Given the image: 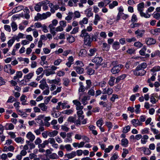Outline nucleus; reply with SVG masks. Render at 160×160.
<instances>
[{
  "label": "nucleus",
  "mask_w": 160,
  "mask_h": 160,
  "mask_svg": "<svg viewBox=\"0 0 160 160\" xmlns=\"http://www.w3.org/2000/svg\"><path fill=\"white\" fill-rule=\"evenodd\" d=\"M123 67V66L121 64L115 66L112 68L111 72L113 74H116L118 73Z\"/></svg>",
  "instance_id": "nucleus-3"
},
{
  "label": "nucleus",
  "mask_w": 160,
  "mask_h": 160,
  "mask_svg": "<svg viewBox=\"0 0 160 160\" xmlns=\"http://www.w3.org/2000/svg\"><path fill=\"white\" fill-rule=\"evenodd\" d=\"M139 12L140 16L141 17H144L146 18H149L150 16L151 15L148 14V13L146 12V13H144L143 11L140 12Z\"/></svg>",
  "instance_id": "nucleus-35"
},
{
  "label": "nucleus",
  "mask_w": 160,
  "mask_h": 160,
  "mask_svg": "<svg viewBox=\"0 0 160 160\" xmlns=\"http://www.w3.org/2000/svg\"><path fill=\"white\" fill-rule=\"evenodd\" d=\"M49 1L46 0L39 2V4H41V6H43L48 5V4L49 3Z\"/></svg>",
  "instance_id": "nucleus-60"
},
{
  "label": "nucleus",
  "mask_w": 160,
  "mask_h": 160,
  "mask_svg": "<svg viewBox=\"0 0 160 160\" xmlns=\"http://www.w3.org/2000/svg\"><path fill=\"white\" fill-rule=\"evenodd\" d=\"M62 87H57L56 89L52 92L51 94L52 95H56L57 93L60 92L61 91Z\"/></svg>",
  "instance_id": "nucleus-38"
},
{
  "label": "nucleus",
  "mask_w": 160,
  "mask_h": 160,
  "mask_svg": "<svg viewBox=\"0 0 160 160\" xmlns=\"http://www.w3.org/2000/svg\"><path fill=\"white\" fill-rule=\"evenodd\" d=\"M74 69L79 74H82L84 72V69L83 68L77 66L74 67Z\"/></svg>",
  "instance_id": "nucleus-19"
},
{
  "label": "nucleus",
  "mask_w": 160,
  "mask_h": 160,
  "mask_svg": "<svg viewBox=\"0 0 160 160\" xmlns=\"http://www.w3.org/2000/svg\"><path fill=\"white\" fill-rule=\"evenodd\" d=\"M20 100L22 102V104L23 105H28V103H26L27 101V97L24 95L21 96L20 98Z\"/></svg>",
  "instance_id": "nucleus-15"
},
{
  "label": "nucleus",
  "mask_w": 160,
  "mask_h": 160,
  "mask_svg": "<svg viewBox=\"0 0 160 160\" xmlns=\"http://www.w3.org/2000/svg\"><path fill=\"white\" fill-rule=\"evenodd\" d=\"M143 152L145 154L149 155L151 153V151L148 148H144L143 149Z\"/></svg>",
  "instance_id": "nucleus-58"
},
{
  "label": "nucleus",
  "mask_w": 160,
  "mask_h": 160,
  "mask_svg": "<svg viewBox=\"0 0 160 160\" xmlns=\"http://www.w3.org/2000/svg\"><path fill=\"white\" fill-rule=\"evenodd\" d=\"M15 141L18 143L22 144L24 142V139L21 137H18L15 138L14 139Z\"/></svg>",
  "instance_id": "nucleus-37"
},
{
  "label": "nucleus",
  "mask_w": 160,
  "mask_h": 160,
  "mask_svg": "<svg viewBox=\"0 0 160 160\" xmlns=\"http://www.w3.org/2000/svg\"><path fill=\"white\" fill-rule=\"evenodd\" d=\"M120 46L119 42L117 41L114 42L112 45V48L115 50L118 49L120 48Z\"/></svg>",
  "instance_id": "nucleus-23"
},
{
  "label": "nucleus",
  "mask_w": 160,
  "mask_h": 160,
  "mask_svg": "<svg viewBox=\"0 0 160 160\" xmlns=\"http://www.w3.org/2000/svg\"><path fill=\"white\" fill-rule=\"evenodd\" d=\"M42 25L40 22H37L35 23L34 24L32 25L29 27L32 28L36 29V28H41Z\"/></svg>",
  "instance_id": "nucleus-17"
},
{
  "label": "nucleus",
  "mask_w": 160,
  "mask_h": 160,
  "mask_svg": "<svg viewBox=\"0 0 160 160\" xmlns=\"http://www.w3.org/2000/svg\"><path fill=\"white\" fill-rule=\"evenodd\" d=\"M80 36L83 38L84 43L85 45L88 46L90 45L92 41L90 35L88 32H86L85 30L81 32Z\"/></svg>",
  "instance_id": "nucleus-1"
},
{
  "label": "nucleus",
  "mask_w": 160,
  "mask_h": 160,
  "mask_svg": "<svg viewBox=\"0 0 160 160\" xmlns=\"http://www.w3.org/2000/svg\"><path fill=\"white\" fill-rule=\"evenodd\" d=\"M49 28V30L50 32L53 35V36H54V35H55L56 34V28L55 27H48Z\"/></svg>",
  "instance_id": "nucleus-54"
},
{
  "label": "nucleus",
  "mask_w": 160,
  "mask_h": 160,
  "mask_svg": "<svg viewBox=\"0 0 160 160\" xmlns=\"http://www.w3.org/2000/svg\"><path fill=\"white\" fill-rule=\"evenodd\" d=\"M62 81H63V84L66 87L68 86L70 82L69 79L67 78H64Z\"/></svg>",
  "instance_id": "nucleus-43"
},
{
  "label": "nucleus",
  "mask_w": 160,
  "mask_h": 160,
  "mask_svg": "<svg viewBox=\"0 0 160 160\" xmlns=\"http://www.w3.org/2000/svg\"><path fill=\"white\" fill-rule=\"evenodd\" d=\"M118 96L116 94H113L112 95V97L110 98V100L112 102H114L115 100L117 99H118Z\"/></svg>",
  "instance_id": "nucleus-63"
},
{
  "label": "nucleus",
  "mask_w": 160,
  "mask_h": 160,
  "mask_svg": "<svg viewBox=\"0 0 160 160\" xmlns=\"http://www.w3.org/2000/svg\"><path fill=\"white\" fill-rule=\"evenodd\" d=\"M108 5H109L108 6L109 8L112 9L115 7L118 6V2L116 1H113L112 3H110V2Z\"/></svg>",
  "instance_id": "nucleus-25"
},
{
  "label": "nucleus",
  "mask_w": 160,
  "mask_h": 160,
  "mask_svg": "<svg viewBox=\"0 0 160 160\" xmlns=\"http://www.w3.org/2000/svg\"><path fill=\"white\" fill-rule=\"evenodd\" d=\"M23 8L24 7L23 6H19L14 8L12 10V11L14 13L17 12L21 11L23 9Z\"/></svg>",
  "instance_id": "nucleus-29"
},
{
  "label": "nucleus",
  "mask_w": 160,
  "mask_h": 160,
  "mask_svg": "<svg viewBox=\"0 0 160 160\" xmlns=\"http://www.w3.org/2000/svg\"><path fill=\"white\" fill-rule=\"evenodd\" d=\"M31 142L29 140H26V143L27 144L30 149H32L35 147V146L34 143Z\"/></svg>",
  "instance_id": "nucleus-32"
},
{
  "label": "nucleus",
  "mask_w": 160,
  "mask_h": 160,
  "mask_svg": "<svg viewBox=\"0 0 160 160\" xmlns=\"http://www.w3.org/2000/svg\"><path fill=\"white\" fill-rule=\"evenodd\" d=\"M47 82L49 84H56L58 85H60L61 83V79L59 78H58L54 79H47Z\"/></svg>",
  "instance_id": "nucleus-4"
},
{
  "label": "nucleus",
  "mask_w": 160,
  "mask_h": 160,
  "mask_svg": "<svg viewBox=\"0 0 160 160\" xmlns=\"http://www.w3.org/2000/svg\"><path fill=\"white\" fill-rule=\"evenodd\" d=\"M146 71L143 69L140 68L139 67H137L133 71V74L136 76H143L146 73Z\"/></svg>",
  "instance_id": "nucleus-2"
},
{
  "label": "nucleus",
  "mask_w": 160,
  "mask_h": 160,
  "mask_svg": "<svg viewBox=\"0 0 160 160\" xmlns=\"http://www.w3.org/2000/svg\"><path fill=\"white\" fill-rule=\"evenodd\" d=\"M102 19V18L98 14H95L94 19L93 21L94 24L95 25H97L98 22Z\"/></svg>",
  "instance_id": "nucleus-13"
},
{
  "label": "nucleus",
  "mask_w": 160,
  "mask_h": 160,
  "mask_svg": "<svg viewBox=\"0 0 160 160\" xmlns=\"http://www.w3.org/2000/svg\"><path fill=\"white\" fill-rule=\"evenodd\" d=\"M49 157L50 158L52 159H56L59 158L58 156L55 153H53L50 154Z\"/></svg>",
  "instance_id": "nucleus-45"
},
{
  "label": "nucleus",
  "mask_w": 160,
  "mask_h": 160,
  "mask_svg": "<svg viewBox=\"0 0 160 160\" xmlns=\"http://www.w3.org/2000/svg\"><path fill=\"white\" fill-rule=\"evenodd\" d=\"M17 112L18 114L23 118H26L27 117V115L25 112H23L22 111L17 109Z\"/></svg>",
  "instance_id": "nucleus-41"
},
{
  "label": "nucleus",
  "mask_w": 160,
  "mask_h": 160,
  "mask_svg": "<svg viewBox=\"0 0 160 160\" xmlns=\"http://www.w3.org/2000/svg\"><path fill=\"white\" fill-rule=\"evenodd\" d=\"M160 32V28H157L151 31V33L154 35H157L158 33Z\"/></svg>",
  "instance_id": "nucleus-51"
},
{
  "label": "nucleus",
  "mask_w": 160,
  "mask_h": 160,
  "mask_svg": "<svg viewBox=\"0 0 160 160\" xmlns=\"http://www.w3.org/2000/svg\"><path fill=\"white\" fill-rule=\"evenodd\" d=\"M41 5L39 4V2L34 7V9L38 12H40L41 10Z\"/></svg>",
  "instance_id": "nucleus-48"
},
{
  "label": "nucleus",
  "mask_w": 160,
  "mask_h": 160,
  "mask_svg": "<svg viewBox=\"0 0 160 160\" xmlns=\"http://www.w3.org/2000/svg\"><path fill=\"white\" fill-rule=\"evenodd\" d=\"M156 40L153 38H149L147 39L146 43L148 45H151L155 43Z\"/></svg>",
  "instance_id": "nucleus-20"
},
{
  "label": "nucleus",
  "mask_w": 160,
  "mask_h": 160,
  "mask_svg": "<svg viewBox=\"0 0 160 160\" xmlns=\"http://www.w3.org/2000/svg\"><path fill=\"white\" fill-rule=\"evenodd\" d=\"M80 87L79 88L78 91L79 92H83L85 90V87L83 85L82 82L79 83Z\"/></svg>",
  "instance_id": "nucleus-57"
},
{
  "label": "nucleus",
  "mask_w": 160,
  "mask_h": 160,
  "mask_svg": "<svg viewBox=\"0 0 160 160\" xmlns=\"http://www.w3.org/2000/svg\"><path fill=\"white\" fill-rule=\"evenodd\" d=\"M145 31L143 29H138L135 31V34L138 38L142 37L145 33Z\"/></svg>",
  "instance_id": "nucleus-7"
},
{
  "label": "nucleus",
  "mask_w": 160,
  "mask_h": 160,
  "mask_svg": "<svg viewBox=\"0 0 160 160\" xmlns=\"http://www.w3.org/2000/svg\"><path fill=\"white\" fill-rule=\"evenodd\" d=\"M149 137L147 135H144L141 138V143L142 144H145L148 142Z\"/></svg>",
  "instance_id": "nucleus-21"
},
{
  "label": "nucleus",
  "mask_w": 160,
  "mask_h": 160,
  "mask_svg": "<svg viewBox=\"0 0 160 160\" xmlns=\"http://www.w3.org/2000/svg\"><path fill=\"white\" fill-rule=\"evenodd\" d=\"M118 158V153L115 152L112 154L110 158V160H116Z\"/></svg>",
  "instance_id": "nucleus-53"
},
{
  "label": "nucleus",
  "mask_w": 160,
  "mask_h": 160,
  "mask_svg": "<svg viewBox=\"0 0 160 160\" xmlns=\"http://www.w3.org/2000/svg\"><path fill=\"white\" fill-rule=\"evenodd\" d=\"M147 50L146 47V46H144L142 48V49L139 51L140 54L142 56H144L145 55V52Z\"/></svg>",
  "instance_id": "nucleus-50"
},
{
  "label": "nucleus",
  "mask_w": 160,
  "mask_h": 160,
  "mask_svg": "<svg viewBox=\"0 0 160 160\" xmlns=\"http://www.w3.org/2000/svg\"><path fill=\"white\" fill-rule=\"evenodd\" d=\"M26 31L27 32H29L32 31L33 35L35 38H37L38 36V32L36 29L32 28H31V27H28L26 29Z\"/></svg>",
  "instance_id": "nucleus-6"
},
{
  "label": "nucleus",
  "mask_w": 160,
  "mask_h": 160,
  "mask_svg": "<svg viewBox=\"0 0 160 160\" xmlns=\"http://www.w3.org/2000/svg\"><path fill=\"white\" fill-rule=\"evenodd\" d=\"M115 78L112 76L110 77V79L108 81V84L111 86L114 85V83L115 80Z\"/></svg>",
  "instance_id": "nucleus-44"
},
{
  "label": "nucleus",
  "mask_w": 160,
  "mask_h": 160,
  "mask_svg": "<svg viewBox=\"0 0 160 160\" xmlns=\"http://www.w3.org/2000/svg\"><path fill=\"white\" fill-rule=\"evenodd\" d=\"M38 106L41 110L43 111H46L48 108L47 106L46 105L45 103H44L39 104L38 105Z\"/></svg>",
  "instance_id": "nucleus-24"
},
{
  "label": "nucleus",
  "mask_w": 160,
  "mask_h": 160,
  "mask_svg": "<svg viewBox=\"0 0 160 160\" xmlns=\"http://www.w3.org/2000/svg\"><path fill=\"white\" fill-rule=\"evenodd\" d=\"M89 99V97L88 96H84L82 99L81 102L83 105H85L88 103V102L87 101Z\"/></svg>",
  "instance_id": "nucleus-36"
},
{
  "label": "nucleus",
  "mask_w": 160,
  "mask_h": 160,
  "mask_svg": "<svg viewBox=\"0 0 160 160\" xmlns=\"http://www.w3.org/2000/svg\"><path fill=\"white\" fill-rule=\"evenodd\" d=\"M24 34L21 33H19L17 35L14 36L13 38L14 40H16L17 42H19L20 39L23 38Z\"/></svg>",
  "instance_id": "nucleus-16"
},
{
  "label": "nucleus",
  "mask_w": 160,
  "mask_h": 160,
  "mask_svg": "<svg viewBox=\"0 0 160 160\" xmlns=\"http://www.w3.org/2000/svg\"><path fill=\"white\" fill-rule=\"evenodd\" d=\"M67 40L70 43H72L75 41V38L72 36H69L67 38Z\"/></svg>",
  "instance_id": "nucleus-55"
},
{
  "label": "nucleus",
  "mask_w": 160,
  "mask_h": 160,
  "mask_svg": "<svg viewBox=\"0 0 160 160\" xmlns=\"http://www.w3.org/2000/svg\"><path fill=\"white\" fill-rule=\"evenodd\" d=\"M140 104H138L135 106V109L134 110V112L136 114H138L140 113Z\"/></svg>",
  "instance_id": "nucleus-46"
},
{
  "label": "nucleus",
  "mask_w": 160,
  "mask_h": 160,
  "mask_svg": "<svg viewBox=\"0 0 160 160\" xmlns=\"http://www.w3.org/2000/svg\"><path fill=\"white\" fill-rule=\"evenodd\" d=\"M153 17L154 18L159 20L160 18V13L158 12H154L152 14Z\"/></svg>",
  "instance_id": "nucleus-56"
},
{
  "label": "nucleus",
  "mask_w": 160,
  "mask_h": 160,
  "mask_svg": "<svg viewBox=\"0 0 160 160\" xmlns=\"http://www.w3.org/2000/svg\"><path fill=\"white\" fill-rule=\"evenodd\" d=\"M14 126L12 123H8L4 127V128L7 130H12L14 128Z\"/></svg>",
  "instance_id": "nucleus-22"
},
{
  "label": "nucleus",
  "mask_w": 160,
  "mask_h": 160,
  "mask_svg": "<svg viewBox=\"0 0 160 160\" xmlns=\"http://www.w3.org/2000/svg\"><path fill=\"white\" fill-rule=\"evenodd\" d=\"M102 61V58L101 57H95L92 60V62L97 64H100Z\"/></svg>",
  "instance_id": "nucleus-12"
},
{
  "label": "nucleus",
  "mask_w": 160,
  "mask_h": 160,
  "mask_svg": "<svg viewBox=\"0 0 160 160\" xmlns=\"http://www.w3.org/2000/svg\"><path fill=\"white\" fill-rule=\"evenodd\" d=\"M99 33L98 32H95L93 34H92L91 36V39L92 41H97V38H98L99 36Z\"/></svg>",
  "instance_id": "nucleus-28"
},
{
  "label": "nucleus",
  "mask_w": 160,
  "mask_h": 160,
  "mask_svg": "<svg viewBox=\"0 0 160 160\" xmlns=\"http://www.w3.org/2000/svg\"><path fill=\"white\" fill-rule=\"evenodd\" d=\"M110 0H104L103 1L99 2L98 4V6L100 8H102L107 6L111 2Z\"/></svg>",
  "instance_id": "nucleus-8"
},
{
  "label": "nucleus",
  "mask_w": 160,
  "mask_h": 160,
  "mask_svg": "<svg viewBox=\"0 0 160 160\" xmlns=\"http://www.w3.org/2000/svg\"><path fill=\"white\" fill-rule=\"evenodd\" d=\"M26 138L30 141L33 142L35 139V136L31 132H28L26 135Z\"/></svg>",
  "instance_id": "nucleus-11"
},
{
  "label": "nucleus",
  "mask_w": 160,
  "mask_h": 160,
  "mask_svg": "<svg viewBox=\"0 0 160 160\" xmlns=\"http://www.w3.org/2000/svg\"><path fill=\"white\" fill-rule=\"evenodd\" d=\"M42 14L43 19L47 18L50 17L51 15V13L49 12H47L45 13H43Z\"/></svg>",
  "instance_id": "nucleus-61"
},
{
  "label": "nucleus",
  "mask_w": 160,
  "mask_h": 160,
  "mask_svg": "<svg viewBox=\"0 0 160 160\" xmlns=\"http://www.w3.org/2000/svg\"><path fill=\"white\" fill-rule=\"evenodd\" d=\"M149 132V129L148 128H144L141 130V133L142 134H148Z\"/></svg>",
  "instance_id": "nucleus-62"
},
{
  "label": "nucleus",
  "mask_w": 160,
  "mask_h": 160,
  "mask_svg": "<svg viewBox=\"0 0 160 160\" xmlns=\"http://www.w3.org/2000/svg\"><path fill=\"white\" fill-rule=\"evenodd\" d=\"M157 56H160V52L159 50H156L152 52L151 54V57L152 58Z\"/></svg>",
  "instance_id": "nucleus-40"
},
{
  "label": "nucleus",
  "mask_w": 160,
  "mask_h": 160,
  "mask_svg": "<svg viewBox=\"0 0 160 160\" xmlns=\"http://www.w3.org/2000/svg\"><path fill=\"white\" fill-rule=\"evenodd\" d=\"M88 19L86 18H83L79 22V24L80 25L83 26V24H86L88 23Z\"/></svg>",
  "instance_id": "nucleus-30"
},
{
  "label": "nucleus",
  "mask_w": 160,
  "mask_h": 160,
  "mask_svg": "<svg viewBox=\"0 0 160 160\" xmlns=\"http://www.w3.org/2000/svg\"><path fill=\"white\" fill-rule=\"evenodd\" d=\"M107 127L108 128V131L110 130L112 127V123L109 122H107L105 123Z\"/></svg>",
  "instance_id": "nucleus-64"
},
{
  "label": "nucleus",
  "mask_w": 160,
  "mask_h": 160,
  "mask_svg": "<svg viewBox=\"0 0 160 160\" xmlns=\"http://www.w3.org/2000/svg\"><path fill=\"white\" fill-rule=\"evenodd\" d=\"M144 4V2H142L139 3L137 5V9L138 11L140 12L143 11Z\"/></svg>",
  "instance_id": "nucleus-27"
},
{
  "label": "nucleus",
  "mask_w": 160,
  "mask_h": 160,
  "mask_svg": "<svg viewBox=\"0 0 160 160\" xmlns=\"http://www.w3.org/2000/svg\"><path fill=\"white\" fill-rule=\"evenodd\" d=\"M58 23V21L56 19H54L51 22V23L50 24L49 26L48 27H55L57 26Z\"/></svg>",
  "instance_id": "nucleus-34"
},
{
  "label": "nucleus",
  "mask_w": 160,
  "mask_h": 160,
  "mask_svg": "<svg viewBox=\"0 0 160 160\" xmlns=\"http://www.w3.org/2000/svg\"><path fill=\"white\" fill-rule=\"evenodd\" d=\"M76 156L75 151H72L71 153L67 154L65 156L69 159H72Z\"/></svg>",
  "instance_id": "nucleus-18"
},
{
  "label": "nucleus",
  "mask_w": 160,
  "mask_h": 160,
  "mask_svg": "<svg viewBox=\"0 0 160 160\" xmlns=\"http://www.w3.org/2000/svg\"><path fill=\"white\" fill-rule=\"evenodd\" d=\"M58 132L56 130H53L52 132H49L48 133V136L51 137H54L56 136L58 134Z\"/></svg>",
  "instance_id": "nucleus-26"
},
{
  "label": "nucleus",
  "mask_w": 160,
  "mask_h": 160,
  "mask_svg": "<svg viewBox=\"0 0 160 160\" xmlns=\"http://www.w3.org/2000/svg\"><path fill=\"white\" fill-rule=\"evenodd\" d=\"M122 145L125 147H126L128 146V141L126 138H123L122 139L121 141Z\"/></svg>",
  "instance_id": "nucleus-39"
},
{
  "label": "nucleus",
  "mask_w": 160,
  "mask_h": 160,
  "mask_svg": "<svg viewBox=\"0 0 160 160\" xmlns=\"http://www.w3.org/2000/svg\"><path fill=\"white\" fill-rule=\"evenodd\" d=\"M48 141L47 140H45L43 141V142L42 143L38 145V148H44L46 145H48Z\"/></svg>",
  "instance_id": "nucleus-47"
},
{
  "label": "nucleus",
  "mask_w": 160,
  "mask_h": 160,
  "mask_svg": "<svg viewBox=\"0 0 160 160\" xmlns=\"http://www.w3.org/2000/svg\"><path fill=\"white\" fill-rule=\"evenodd\" d=\"M34 75L33 72H31L28 74L24 75L23 77L24 80L25 82H28L32 78Z\"/></svg>",
  "instance_id": "nucleus-10"
},
{
  "label": "nucleus",
  "mask_w": 160,
  "mask_h": 160,
  "mask_svg": "<svg viewBox=\"0 0 160 160\" xmlns=\"http://www.w3.org/2000/svg\"><path fill=\"white\" fill-rule=\"evenodd\" d=\"M4 70L5 72L11 74H13L15 72V71L12 69L10 64L6 65L4 67Z\"/></svg>",
  "instance_id": "nucleus-5"
},
{
  "label": "nucleus",
  "mask_w": 160,
  "mask_h": 160,
  "mask_svg": "<svg viewBox=\"0 0 160 160\" xmlns=\"http://www.w3.org/2000/svg\"><path fill=\"white\" fill-rule=\"evenodd\" d=\"M158 95L157 93L152 94L150 97V101L152 104H155L158 101L155 99V98H157Z\"/></svg>",
  "instance_id": "nucleus-9"
},
{
  "label": "nucleus",
  "mask_w": 160,
  "mask_h": 160,
  "mask_svg": "<svg viewBox=\"0 0 160 160\" xmlns=\"http://www.w3.org/2000/svg\"><path fill=\"white\" fill-rule=\"evenodd\" d=\"M87 52L85 49H81L78 54V56L79 57H84L86 55Z\"/></svg>",
  "instance_id": "nucleus-33"
},
{
  "label": "nucleus",
  "mask_w": 160,
  "mask_h": 160,
  "mask_svg": "<svg viewBox=\"0 0 160 160\" xmlns=\"http://www.w3.org/2000/svg\"><path fill=\"white\" fill-rule=\"evenodd\" d=\"M55 73V72L51 69H47L45 71V74L46 76H48L50 75L54 74Z\"/></svg>",
  "instance_id": "nucleus-31"
},
{
  "label": "nucleus",
  "mask_w": 160,
  "mask_h": 160,
  "mask_svg": "<svg viewBox=\"0 0 160 160\" xmlns=\"http://www.w3.org/2000/svg\"><path fill=\"white\" fill-rule=\"evenodd\" d=\"M89 51L90 53L89 54V55L90 56H92L94 55L95 52L96 51V49L95 48L91 49L89 50Z\"/></svg>",
  "instance_id": "nucleus-59"
},
{
  "label": "nucleus",
  "mask_w": 160,
  "mask_h": 160,
  "mask_svg": "<svg viewBox=\"0 0 160 160\" xmlns=\"http://www.w3.org/2000/svg\"><path fill=\"white\" fill-rule=\"evenodd\" d=\"M94 87H92L88 92V95L91 96H94L95 95V91L94 89Z\"/></svg>",
  "instance_id": "nucleus-52"
},
{
  "label": "nucleus",
  "mask_w": 160,
  "mask_h": 160,
  "mask_svg": "<svg viewBox=\"0 0 160 160\" xmlns=\"http://www.w3.org/2000/svg\"><path fill=\"white\" fill-rule=\"evenodd\" d=\"M12 30L13 31H16L18 29L17 25L15 22H13L11 24Z\"/></svg>",
  "instance_id": "nucleus-49"
},
{
  "label": "nucleus",
  "mask_w": 160,
  "mask_h": 160,
  "mask_svg": "<svg viewBox=\"0 0 160 160\" xmlns=\"http://www.w3.org/2000/svg\"><path fill=\"white\" fill-rule=\"evenodd\" d=\"M103 123V121L102 118H101L98 119L96 122L97 125L98 127H101Z\"/></svg>",
  "instance_id": "nucleus-42"
},
{
  "label": "nucleus",
  "mask_w": 160,
  "mask_h": 160,
  "mask_svg": "<svg viewBox=\"0 0 160 160\" xmlns=\"http://www.w3.org/2000/svg\"><path fill=\"white\" fill-rule=\"evenodd\" d=\"M131 123L135 127L141 125L142 124L138 119H132L131 121Z\"/></svg>",
  "instance_id": "nucleus-14"
}]
</instances>
